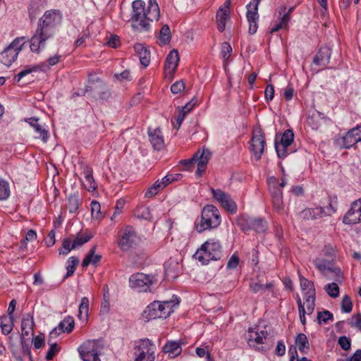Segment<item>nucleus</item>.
Listing matches in <instances>:
<instances>
[{"instance_id": "f8f14e48", "label": "nucleus", "mask_w": 361, "mask_h": 361, "mask_svg": "<svg viewBox=\"0 0 361 361\" xmlns=\"http://www.w3.org/2000/svg\"><path fill=\"white\" fill-rule=\"evenodd\" d=\"M129 283L131 288L138 292H147L152 284V280L147 274L136 273L130 276Z\"/></svg>"}, {"instance_id": "a19ab883", "label": "nucleus", "mask_w": 361, "mask_h": 361, "mask_svg": "<svg viewBox=\"0 0 361 361\" xmlns=\"http://www.w3.org/2000/svg\"><path fill=\"white\" fill-rule=\"evenodd\" d=\"M165 187L161 180H157L145 192L146 197H152L158 193V192Z\"/></svg>"}, {"instance_id": "4d7b16f0", "label": "nucleus", "mask_w": 361, "mask_h": 361, "mask_svg": "<svg viewBox=\"0 0 361 361\" xmlns=\"http://www.w3.org/2000/svg\"><path fill=\"white\" fill-rule=\"evenodd\" d=\"M349 324L361 331V313H357L352 316L349 321Z\"/></svg>"}, {"instance_id": "0eeeda50", "label": "nucleus", "mask_w": 361, "mask_h": 361, "mask_svg": "<svg viewBox=\"0 0 361 361\" xmlns=\"http://www.w3.org/2000/svg\"><path fill=\"white\" fill-rule=\"evenodd\" d=\"M118 245L123 251H129L138 245L140 238L137 236L135 229L130 226L125 227L120 231Z\"/></svg>"}, {"instance_id": "58836bf2", "label": "nucleus", "mask_w": 361, "mask_h": 361, "mask_svg": "<svg viewBox=\"0 0 361 361\" xmlns=\"http://www.w3.org/2000/svg\"><path fill=\"white\" fill-rule=\"evenodd\" d=\"M93 235L90 233H85L82 235H78L75 238L72 243V248H76L87 243L92 239Z\"/></svg>"}, {"instance_id": "5fc2aeb1", "label": "nucleus", "mask_w": 361, "mask_h": 361, "mask_svg": "<svg viewBox=\"0 0 361 361\" xmlns=\"http://www.w3.org/2000/svg\"><path fill=\"white\" fill-rule=\"evenodd\" d=\"M271 286L272 284L271 283H266L265 285L259 283H252L250 286L251 290L255 293L269 289Z\"/></svg>"}, {"instance_id": "338daca9", "label": "nucleus", "mask_w": 361, "mask_h": 361, "mask_svg": "<svg viewBox=\"0 0 361 361\" xmlns=\"http://www.w3.org/2000/svg\"><path fill=\"white\" fill-rule=\"evenodd\" d=\"M44 243L47 247H51L55 243V231L54 230H51L48 233L47 238L44 240Z\"/></svg>"}, {"instance_id": "4c0bfd02", "label": "nucleus", "mask_w": 361, "mask_h": 361, "mask_svg": "<svg viewBox=\"0 0 361 361\" xmlns=\"http://www.w3.org/2000/svg\"><path fill=\"white\" fill-rule=\"evenodd\" d=\"M79 264V259L78 257H71L67 262H66V269H67V272H66V274L65 276V279H67L68 278L69 276H71V275L73 274L75 270V268L76 267L78 266V264Z\"/></svg>"}, {"instance_id": "7ed1b4c3", "label": "nucleus", "mask_w": 361, "mask_h": 361, "mask_svg": "<svg viewBox=\"0 0 361 361\" xmlns=\"http://www.w3.org/2000/svg\"><path fill=\"white\" fill-rule=\"evenodd\" d=\"M221 255V246L219 241L215 239H209L197 250L194 257L203 264H207L211 260L220 259Z\"/></svg>"}, {"instance_id": "f257e3e1", "label": "nucleus", "mask_w": 361, "mask_h": 361, "mask_svg": "<svg viewBox=\"0 0 361 361\" xmlns=\"http://www.w3.org/2000/svg\"><path fill=\"white\" fill-rule=\"evenodd\" d=\"M63 20L62 13L58 9L45 11L39 18L37 27L30 39V47L32 52L39 53L46 46L47 40L55 35Z\"/></svg>"}, {"instance_id": "f704fd0d", "label": "nucleus", "mask_w": 361, "mask_h": 361, "mask_svg": "<svg viewBox=\"0 0 361 361\" xmlns=\"http://www.w3.org/2000/svg\"><path fill=\"white\" fill-rule=\"evenodd\" d=\"M39 68L38 65H34L30 66H26L20 71L17 75L14 77V80L16 82H20L23 78L25 76L30 75V73L33 72L39 71Z\"/></svg>"}, {"instance_id": "49530a36", "label": "nucleus", "mask_w": 361, "mask_h": 361, "mask_svg": "<svg viewBox=\"0 0 361 361\" xmlns=\"http://www.w3.org/2000/svg\"><path fill=\"white\" fill-rule=\"evenodd\" d=\"M324 289L327 294L331 298H336L339 295V287L335 282L327 284Z\"/></svg>"}, {"instance_id": "72a5a7b5", "label": "nucleus", "mask_w": 361, "mask_h": 361, "mask_svg": "<svg viewBox=\"0 0 361 361\" xmlns=\"http://www.w3.org/2000/svg\"><path fill=\"white\" fill-rule=\"evenodd\" d=\"M300 287L302 290H306L307 292L305 293V295H315V290L314 283L312 281L308 280L307 279L300 276Z\"/></svg>"}, {"instance_id": "0e129e2a", "label": "nucleus", "mask_w": 361, "mask_h": 361, "mask_svg": "<svg viewBox=\"0 0 361 361\" xmlns=\"http://www.w3.org/2000/svg\"><path fill=\"white\" fill-rule=\"evenodd\" d=\"M185 88V83L183 80H179L173 83L171 87V90L173 94H178L181 92Z\"/></svg>"}, {"instance_id": "c9c22d12", "label": "nucleus", "mask_w": 361, "mask_h": 361, "mask_svg": "<svg viewBox=\"0 0 361 361\" xmlns=\"http://www.w3.org/2000/svg\"><path fill=\"white\" fill-rule=\"evenodd\" d=\"M84 185L89 190H94L96 188V184L92 176L91 169H86L84 171Z\"/></svg>"}, {"instance_id": "412c9836", "label": "nucleus", "mask_w": 361, "mask_h": 361, "mask_svg": "<svg viewBox=\"0 0 361 361\" xmlns=\"http://www.w3.org/2000/svg\"><path fill=\"white\" fill-rule=\"evenodd\" d=\"M331 51L329 47H322L313 59V63L317 66L326 67L329 63Z\"/></svg>"}, {"instance_id": "8fccbe9b", "label": "nucleus", "mask_w": 361, "mask_h": 361, "mask_svg": "<svg viewBox=\"0 0 361 361\" xmlns=\"http://www.w3.org/2000/svg\"><path fill=\"white\" fill-rule=\"evenodd\" d=\"M353 302L350 298L345 295L343 297L341 301V310L345 313H349L352 311Z\"/></svg>"}, {"instance_id": "4468645a", "label": "nucleus", "mask_w": 361, "mask_h": 361, "mask_svg": "<svg viewBox=\"0 0 361 361\" xmlns=\"http://www.w3.org/2000/svg\"><path fill=\"white\" fill-rule=\"evenodd\" d=\"M260 1L253 0V3L251 2L247 6V19L249 23V33L251 35L255 34L257 30L258 4Z\"/></svg>"}, {"instance_id": "864d4df0", "label": "nucleus", "mask_w": 361, "mask_h": 361, "mask_svg": "<svg viewBox=\"0 0 361 361\" xmlns=\"http://www.w3.org/2000/svg\"><path fill=\"white\" fill-rule=\"evenodd\" d=\"M173 306L171 301H164L161 302H160V307L157 308V310L160 312L161 314L168 312H169V316L173 312Z\"/></svg>"}, {"instance_id": "423d86ee", "label": "nucleus", "mask_w": 361, "mask_h": 361, "mask_svg": "<svg viewBox=\"0 0 361 361\" xmlns=\"http://www.w3.org/2000/svg\"><path fill=\"white\" fill-rule=\"evenodd\" d=\"M313 263L326 279L341 281L343 279L341 271L340 268L332 264V260L317 257L314 259Z\"/></svg>"}, {"instance_id": "1a4fd4ad", "label": "nucleus", "mask_w": 361, "mask_h": 361, "mask_svg": "<svg viewBox=\"0 0 361 361\" xmlns=\"http://www.w3.org/2000/svg\"><path fill=\"white\" fill-rule=\"evenodd\" d=\"M267 331L262 329L259 326L255 327H250L246 332L245 336L247 344L250 347L258 348V345H262L265 343L267 340Z\"/></svg>"}, {"instance_id": "4be33fe9", "label": "nucleus", "mask_w": 361, "mask_h": 361, "mask_svg": "<svg viewBox=\"0 0 361 361\" xmlns=\"http://www.w3.org/2000/svg\"><path fill=\"white\" fill-rule=\"evenodd\" d=\"M271 194L273 207L276 211L281 212L283 210V192L279 187L269 189Z\"/></svg>"}, {"instance_id": "7c9ffc66", "label": "nucleus", "mask_w": 361, "mask_h": 361, "mask_svg": "<svg viewBox=\"0 0 361 361\" xmlns=\"http://www.w3.org/2000/svg\"><path fill=\"white\" fill-rule=\"evenodd\" d=\"M35 321L33 315L30 313H26L23 315L21 321V331H24L26 329L30 330L31 335H34V326H35Z\"/></svg>"}, {"instance_id": "c85d7f7f", "label": "nucleus", "mask_w": 361, "mask_h": 361, "mask_svg": "<svg viewBox=\"0 0 361 361\" xmlns=\"http://www.w3.org/2000/svg\"><path fill=\"white\" fill-rule=\"evenodd\" d=\"M275 149L279 159H284L294 152L291 146L279 142L276 139L275 140Z\"/></svg>"}, {"instance_id": "6e6552de", "label": "nucleus", "mask_w": 361, "mask_h": 361, "mask_svg": "<svg viewBox=\"0 0 361 361\" xmlns=\"http://www.w3.org/2000/svg\"><path fill=\"white\" fill-rule=\"evenodd\" d=\"M265 144V138L262 129L255 128L252 131L250 151L257 161L261 159L264 153Z\"/></svg>"}, {"instance_id": "2eb2a0df", "label": "nucleus", "mask_w": 361, "mask_h": 361, "mask_svg": "<svg viewBox=\"0 0 361 361\" xmlns=\"http://www.w3.org/2000/svg\"><path fill=\"white\" fill-rule=\"evenodd\" d=\"M345 224H355L361 222V198L354 201L343 218Z\"/></svg>"}, {"instance_id": "f03ea898", "label": "nucleus", "mask_w": 361, "mask_h": 361, "mask_svg": "<svg viewBox=\"0 0 361 361\" xmlns=\"http://www.w3.org/2000/svg\"><path fill=\"white\" fill-rule=\"evenodd\" d=\"M159 16V8L155 1L149 0L147 8L142 0H135L132 3L131 20L133 22V27L137 29H147L149 22L157 21Z\"/></svg>"}, {"instance_id": "09e8293b", "label": "nucleus", "mask_w": 361, "mask_h": 361, "mask_svg": "<svg viewBox=\"0 0 361 361\" xmlns=\"http://www.w3.org/2000/svg\"><path fill=\"white\" fill-rule=\"evenodd\" d=\"M51 338L49 337L48 341V343L50 345V348L45 357L47 360H51L54 356L56 355L59 351V348L58 347L57 344L56 343H51Z\"/></svg>"}, {"instance_id": "69168bd1", "label": "nucleus", "mask_w": 361, "mask_h": 361, "mask_svg": "<svg viewBox=\"0 0 361 361\" xmlns=\"http://www.w3.org/2000/svg\"><path fill=\"white\" fill-rule=\"evenodd\" d=\"M286 183H287L286 179L284 178H282V181L279 184L277 179L274 177H271L269 179V189L274 188L275 187H279V188H280V189H281V188L284 187L286 185Z\"/></svg>"}, {"instance_id": "ddd939ff", "label": "nucleus", "mask_w": 361, "mask_h": 361, "mask_svg": "<svg viewBox=\"0 0 361 361\" xmlns=\"http://www.w3.org/2000/svg\"><path fill=\"white\" fill-rule=\"evenodd\" d=\"M213 197L220 203L226 211L233 214L237 212V204L231 199V196L221 190L211 189Z\"/></svg>"}, {"instance_id": "5701e85b", "label": "nucleus", "mask_w": 361, "mask_h": 361, "mask_svg": "<svg viewBox=\"0 0 361 361\" xmlns=\"http://www.w3.org/2000/svg\"><path fill=\"white\" fill-rule=\"evenodd\" d=\"M179 62V55L178 52L176 49L171 50L168 54L165 63V71H169V73H173Z\"/></svg>"}, {"instance_id": "e2e57ef3", "label": "nucleus", "mask_w": 361, "mask_h": 361, "mask_svg": "<svg viewBox=\"0 0 361 361\" xmlns=\"http://www.w3.org/2000/svg\"><path fill=\"white\" fill-rule=\"evenodd\" d=\"M197 104V99L196 97H193L190 102H188L180 111L185 115L188 114Z\"/></svg>"}, {"instance_id": "bb28decb", "label": "nucleus", "mask_w": 361, "mask_h": 361, "mask_svg": "<svg viewBox=\"0 0 361 361\" xmlns=\"http://www.w3.org/2000/svg\"><path fill=\"white\" fill-rule=\"evenodd\" d=\"M295 343L300 352L306 354L310 350V343L307 337L304 334H299L296 336Z\"/></svg>"}, {"instance_id": "39448f33", "label": "nucleus", "mask_w": 361, "mask_h": 361, "mask_svg": "<svg viewBox=\"0 0 361 361\" xmlns=\"http://www.w3.org/2000/svg\"><path fill=\"white\" fill-rule=\"evenodd\" d=\"M156 345L149 338H142L135 342L134 361H154Z\"/></svg>"}, {"instance_id": "2f4dec72", "label": "nucleus", "mask_w": 361, "mask_h": 361, "mask_svg": "<svg viewBox=\"0 0 361 361\" xmlns=\"http://www.w3.org/2000/svg\"><path fill=\"white\" fill-rule=\"evenodd\" d=\"M61 58V55L56 54L53 56L47 59L46 62L38 64L40 71L45 72L48 71L51 66L56 65Z\"/></svg>"}, {"instance_id": "dca6fc26", "label": "nucleus", "mask_w": 361, "mask_h": 361, "mask_svg": "<svg viewBox=\"0 0 361 361\" xmlns=\"http://www.w3.org/2000/svg\"><path fill=\"white\" fill-rule=\"evenodd\" d=\"M74 325L75 322L73 318L71 316H68L50 332L49 337L55 338L62 333H71L74 328Z\"/></svg>"}, {"instance_id": "9b49d317", "label": "nucleus", "mask_w": 361, "mask_h": 361, "mask_svg": "<svg viewBox=\"0 0 361 361\" xmlns=\"http://www.w3.org/2000/svg\"><path fill=\"white\" fill-rule=\"evenodd\" d=\"M80 358L83 361H101L99 357L97 344L94 341H87L78 348Z\"/></svg>"}, {"instance_id": "052dcab7", "label": "nucleus", "mask_w": 361, "mask_h": 361, "mask_svg": "<svg viewBox=\"0 0 361 361\" xmlns=\"http://www.w3.org/2000/svg\"><path fill=\"white\" fill-rule=\"evenodd\" d=\"M90 205H91V212H92V216L94 218L99 219L100 216V209H101L100 204L98 202L93 200V201H92Z\"/></svg>"}, {"instance_id": "79ce46f5", "label": "nucleus", "mask_w": 361, "mask_h": 361, "mask_svg": "<svg viewBox=\"0 0 361 361\" xmlns=\"http://www.w3.org/2000/svg\"><path fill=\"white\" fill-rule=\"evenodd\" d=\"M10 196L9 183L0 178V200H5Z\"/></svg>"}, {"instance_id": "20e7f679", "label": "nucleus", "mask_w": 361, "mask_h": 361, "mask_svg": "<svg viewBox=\"0 0 361 361\" xmlns=\"http://www.w3.org/2000/svg\"><path fill=\"white\" fill-rule=\"evenodd\" d=\"M220 224L221 216L218 209L208 204L202 211L200 221L196 224V231L202 233L206 230L216 228Z\"/></svg>"}, {"instance_id": "a878e982", "label": "nucleus", "mask_w": 361, "mask_h": 361, "mask_svg": "<svg viewBox=\"0 0 361 361\" xmlns=\"http://www.w3.org/2000/svg\"><path fill=\"white\" fill-rule=\"evenodd\" d=\"M17 52L8 47L0 53V62L6 66H9L17 59Z\"/></svg>"}, {"instance_id": "680f3d73", "label": "nucleus", "mask_w": 361, "mask_h": 361, "mask_svg": "<svg viewBox=\"0 0 361 361\" xmlns=\"http://www.w3.org/2000/svg\"><path fill=\"white\" fill-rule=\"evenodd\" d=\"M138 56L141 64L143 65L145 67H147L149 64L150 53L147 49L143 51L142 53H140V54Z\"/></svg>"}, {"instance_id": "b1692460", "label": "nucleus", "mask_w": 361, "mask_h": 361, "mask_svg": "<svg viewBox=\"0 0 361 361\" xmlns=\"http://www.w3.org/2000/svg\"><path fill=\"white\" fill-rule=\"evenodd\" d=\"M180 343L178 341H168L163 347V352L168 353L171 357H175L181 353Z\"/></svg>"}, {"instance_id": "a18cd8bd", "label": "nucleus", "mask_w": 361, "mask_h": 361, "mask_svg": "<svg viewBox=\"0 0 361 361\" xmlns=\"http://www.w3.org/2000/svg\"><path fill=\"white\" fill-rule=\"evenodd\" d=\"M305 305L306 306V313L311 314L314 312L315 306V296L314 295H305Z\"/></svg>"}, {"instance_id": "9d476101", "label": "nucleus", "mask_w": 361, "mask_h": 361, "mask_svg": "<svg viewBox=\"0 0 361 361\" xmlns=\"http://www.w3.org/2000/svg\"><path fill=\"white\" fill-rule=\"evenodd\" d=\"M336 210L331 203L325 207H316L314 208H307L301 212L302 217L306 220H315L324 216L332 215Z\"/></svg>"}, {"instance_id": "cd10ccee", "label": "nucleus", "mask_w": 361, "mask_h": 361, "mask_svg": "<svg viewBox=\"0 0 361 361\" xmlns=\"http://www.w3.org/2000/svg\"><path fill=\"white\" fill-rule=\"evenodd\" d=\"M96 246H93L89 251V253L83 259L82 266L87 267L90 264H96L102 258L100 255L95 254Z\"/></svg>"}, {"instance_id": "aec40b11", "label": "nucleus", "mask_w": 361, "mask_h": 361, "mask_svg": "<svg viewBox=\"0 0 361 361\" xmlns=\"http://www.w3.org/2000/svg\"><path fill=\"white\" fill-rule=\"evenodd\" d=\"M159 307H160V302L154 301L146 307L144 311V317L147 320L155 319L157 318H167L169 317V312L167 313L165 312L161 314L157 310Z\"/></svg>"}, {"instance_id": "37998d69", "label": "nucleus", "mask_w": 361, "mask_h": 361, "mask_svg": "<svg viewBox=\"0 0 361 361\" xmlns=\"http://www.w3.org/2000/svg\"><path fill=\"white\" fill-rule=\"evenodd\" d=\"M25 42V37H17L11 43L8 47L16 51L17 52V55H18L19 51L22 50Z\"/></svg>"}, {"instance_id": "ea45409f", "label": "nucleus", "mask_w": 361, "mask_h": 361, "mask_svg": "<svg viewBox=\"0 0 361 361\" xmlns=\"http://www.w3.org/2000/svg\"><path fill=\"white\" fill-rule=\"evenodd\" d=\"M171 34L170 27L168 25H164L159 32V40L162 44H166L170 42Z\"/></svg>"}, {"instance_id": "c03bdc74", "label": "nucleus", "mask_w": 361, "mask_h": 361, "mask_svg": "<svg viewBox=\"0 0 361 361\" xmlns=\"http://www.w3.org/2000/svg\"><path fill=\"white\" fill-rule=\"evenodd\" d=\"M267 229V223L262 219L253 218L251 230L258 233L264 232Z\"/></svg>"}, {"instance_id": "f3484780", "label": "nucleus", "mask_w": 361, "mask_h": 361, "mask_svg": "<svg viewBox=\"0 0 361 361\" xmlns=\"http://www.w3.org/2000/svg\"><path fill=\"white\" fill-rule=\"evenodd\" d=\"M361 141V126L350 130L343 137V147L349 149L355 144Z\"/></svg>"}, {"instance_id": "de8ad7c7", "label": "nucleus", "mask_w": 361, "mask_h": 361, "mask_svg": "<svg viewBox=\"0 0 361 361\" xmlns=\"http://www.w3.org/2000/svg\"><path fill=\"white\" fill-rule=\"evenodd\" d=\"M294 140V133L292 130L288 129L282 134L279 142L291 146Z\"/></svg>"}, {"instance_id": "e433bc0d", "label": "nucleus", "mask_w": 361, "mask_h": 361, "mask_svg": "<svg viewBox=\"0 0 361 361\" xmlns=\"http://www.w3.org/2000/svg\"><path fill=\"white\" fill-rule=\"evenodd\" d=\"M253 218L243 215L237 219L238 226L244 231L251 230Z\"/></svg>"}, {"instance_id": "6e6d98bb", "label": "nucleus", "mask_w": 361, "mask_h": 361, "mask_svg": "<svg viewBox=\"0 0 361 361\" xmlns=\"http://www.w3.org/2000/svg\"><path fill=\"white\" fill-rule=\"evenodd\" d=\"M338 343L343 350H349L351 348V340L350 338L342 336L339 337Z\"/></svg>"}, {"instance_id": "393cba45", "label": "nucleus", "mask_w": 361, "mask_h": 361, "mask_svg": "<svg viewBox=\"0 0 361 361\" xmlns=\"http://www.w3.org/2000/svg\"><path fill=\"white\" fill-rule=\"evenodd\" d=\"M25 121L28 123L34 128L35 131L39 135L37 138L42 139L44 142L47 141L48 138V133L38 123L37 118L31 117L27 118Z\"/></svg>"}, {"instance_id": "473e14b6", "label": "nucleus", "mask_w": 361, "mask_h": 361, "mask_svg": "<svg viewBox=\"0 0 361 361\" xmlns=\"http://www.w3.org/2000/svg\"><path fill=\"white\" fill-rule=\"evenodd\" d=\"M89 299L83 297L79 305L78 317L80 320H85L88 317Z\"/></svg>"}, {"instance_id": "a211bd4d", "label": "nucleus", "mask_w": 361, "mask_h": 361, "mask_svg": "<svg viewBox=\"0 0 361 361\" xmlns=\"http://www.w3.org/2000/svg\"><path fill=\"white\" fill-rule=\"evenodd\" d=\"M148 135L149 141L154 149L159 151L164 147V137L159 128L154 129L149 128L148 129Z\"/></svg>"}, {"instance_id": "774afa93", "label": "nucleus", "mask_w": 361, "mask_h": 361, "mask_svg": "<svg viewBox=\"0 0 361 361\" xmlns=\"http://www.w3.org/2000/svg\"><path fill=\"white\" fill-rule=\"evenodd\" d=\"M239 263V257L233 254L231 258L229 259L227 263V268L228 269H235Z\"/></svg>"}, {"instance_id": "c756f323", "label": "nucleus", "mask_w": 361, "mask_h": 361, "mask_svg": "<svg viewBox=\"0 0 361 361\" xmlns=\"http://www.w3.org/2000/svg\"><path fill=\"white\" fill-rule=\"evenodd\" d=\"M228 18L227 8H220L216 13V23L219 31L223 32L226 28V22Z\"/></svg>"}, {"instance_id": "6ab92c4d", "label": "nucleus", "mask_w": 361, "mask_h": 361, "mask_svg": "<svg viewBox=\"0 0 361 361\" xmlns=\"http://www.w3.org/2000/svg\"><path fill=\"white\" fill-rule=\"evenodd\" d=\"M211 157V152L208 149L198 150L194 155L193 159L197 164V173L200 176L205 170V167Z\"/></svg>"}, {"instance_id": "3c124183", "label": "nucleus", "mask_w": 361, "mask_h": 361, "mask_svg": "<svg viewBox=\"0 0 361 361\" xmlns=\"http://www.w3.org/2000/svg\"><path fill=\"white\" fill-rule=\"evenodd\" d=\"M317 320L319 324H326L329 320H333V314L328 310H324L322 312H318Z\"/></svg>"}, {"instance_id": "603ef678", "label": "nucleus", "mask_w": 361, "mask_h": 361, "mask_svg": "<svg viewBox=\"0 0 361 361\" xmlns=\"http://www.w3.org/2000/svg\"><path fill=\"white\" fill-rule=\"evenodd\" d=\"M79 207V199L78 195H73L68 197V209L70 212L73 213L77 211Z\"/></svg>"}, {"instance_id": "bf43d9fd", "label": "nucleus", "mask_w": 361, "mask_h": 361, "mask_svg": "<svg viewBox=\"0 0 361 361\" xmlns=\"http://www.w3.org/2000/svg\"><path fill=\"white\" fill-rule=\"evenodd\" d=\"M71 240L69 238H65L62 243V248L59 250L60 255H67L71 252L72 248Z\"/></svg>"}, {"instance_id": "13d9d810", "label": "nucleus", "mask_w": 361, "mask_h": 361, "mask_svg": "<svg viewBox=\"0 0 361 361\" xmlns=\"http://www.w3.org/2000/svg\"><path fill=\"white\" fill-rule=\"evenodd\" d=\"M221 53L224 60L225 61L230 57L232 53V47L228 42H224L222 44L221 48Z\"/></svg>"}]
</instances>
